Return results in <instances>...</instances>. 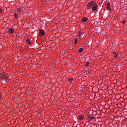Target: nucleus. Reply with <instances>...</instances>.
<instances>
[{
    "label": "nucleus",
    "instance_id": "10",
    "mask_svg": "<svg viewBox=\"0 0 127 127\" xmlns=\"http://www.w3.org/2000/svg\"><path fill=\"white\" fill-rule=\"evenodd\" d=\"M113 55H114L115 58H116V57H118V54L116 52H114L113 53Z\"/></svg>",
    "mask_w": 127,
    "mask_h": 127
},
{
    "label": "nucleus",
    "instance_id": "3",
    "mask_svg": "<svg viewBox=\"0 0 127 127\" xmlns=\"http://www.w3.org/2000/svg\"><path fill=\"white\" fill-rule=\"evenodd\" d=\"M84 115H80L78 116L77 117V119H78V120H79L80 121H82V120H83V119H84Z\"/></svg>",
    "mask_w": 127,
    "mask_h": 127
},
{
    "label": "nucleus",
    "instance_id": "5",
    "mask_svg": "<svg viewBox=\"0 0 127 127\" xmlns=\"http://www.w3.org/2000/svg\"><path fill=\"white\" fill-rule=\"evenodd\" d=\"M81 21L82 22H87V21H88V18L83 17L82 18Z\"/></svg>",
    "mask_w": 127,
    "mask_h": 127
},
{
    "label": "nucleus",
    "instance_id": "1",
    "mask_svg": "<svg viewBox=\"0 0 127 127\" xmlns=\"http://www.w3.org/2000/svg\"><path fill=\"white\" fill-rule=\"evenodd\" d=\"M95 4L96 3L94 1H91L87 4V6L89 9H91V7H93Z\"/></svg>",
    "mask_w": 127,
    "mask_h": 127
},
{
    "label": "nucleus",
    "instance_id": "21",
    "mask_svg": "<svg viewBox=\"0 0 127 127\" xmlns=\"http://www.w3.org/2000/svg\"><path fill=\"white\" fill-rule=\"evenodd\" d=\"M1 98V95H0V99Z\"/></svg>",
    "mask_w": 127,
    "mask_h": 127
},
{
    "label": "nucleus",
    "instance_id": "17",
    "mask_svg": "<svg viewBox=\"0 0 127 127\" xmlns=\"http://www.w3.org/2000/svg\"><path fill=\"white\" fill-rule=\"evenodd\" d=\"M14 15H15V17L16 18H18V15H17V14L14 13Z\"/></svg>",
    "mask_w": 127,
    "mask_h": 127
},
{
    "label": "nucleus",
    "instance_id": "15",
    "mask_svg": "<svg viewBox=\"0 0 127 127\" xmlns=\"http://www.w3.org/2000/svg\"><path fill=\"white\" fill-rule=\"evenodd\" d=\"M82 34H83V32H79L78 33V36L81 37V36H82Z\"/></svg>",
    "mask_w": 127,
    "mask_h": 127
},
{
    "label": "nucleus",
    "instance_id": "14",
    "mask_svg": "<svg viewBox=\"0 0 127 127\" xmlns=\"http://www.w3.org/2000/svg\"><path fill=\"white\" fill-rule=\"evenodd\" d=\"M77 42H78V40L77 38L74 39V44H77Z\"/></svg>",
    "mask_w": 127,
    "mask_h": 127
},
{
    "label": "nucleus",
    "instance_id": "9",
    "mask_svg": "<svg viewBox=\"0 0 127 127\" xmlns=\"http://www.w3.org/2000/svg\"><path fill=\"white\" fill-rule=\"evenodd\" d=\"M0 76L1 78H4V77H5V73H4V72L0 73Z\"/></svg>",
    "mask_w": 127,
    "mask_h": 127
},
{
    "label": "nucleus",
    "instance_id": "4",
    "mask_svg": "<svg viewBox=\"0 0 127 127\" xmlns=\"http://www.w3.org/2000/svg\"><path fill=\"white\" fill-rule=\"evenodd\" d=\"M110 6H111V3L108 2L106 7L107 9H108V10H111V7H110Z\"/></svg>",
    "mask_w": 127,
    "mask_h": 127
},
{
    "label": "nucleus",
    "instance_id": "18",
    "mask_svg": "<svg viewBox=\"0 0 127 127\" xmlns=\"http://www.w3.org/2000/svg\"><path fill=\"white\" fill-rule=\"evenodd\" d=\"M90 64V63H89V62H87V63H86V64H85V66H86V67H88V66H89V64Z\"/></svg>",
    "mask_w": 127,
    "mask_h": 127
},
{
    "label": "nucleus",
    "instance_id": "6",
    "mask_svg": "<svg viewBox=\"0 0 127 127\" xmlns=\"http://www.w3.org/2000/svg\"><path fill=\"white\" fill-rule=\"evenodd\" d=\"M14 30H13V29H10L9 30V33L10 35H11V34H13Z\"/></svg>",
    "mask_w": 127,
    "mask_h": 127
},
{
    "label": "nucleus",
    "instance_id": "2",
    "mask_svg": "<svg viewBox=\"0 0 127 127\" xmlns=\"http://www.w3.org/2000/svg\"><path fill=\"white\" fill-rule=\"evenodd\" d=\"M92 10L94 11H96V10H98V4H95L92 7Z\"/></svg>",
    "mask_w": 127,
    "mask_h": 127
},
{
    "label": "nucleus",
    "instance_id": "8",
    "mask_svg": "<svg viewBox=\"0 0 127 127\" xmlns=\"http://www.w3.org/2000/svg\"><path fill=\"white\" fill-rule=\"evenodd\" d=\"M26 43H28V44H29V45H31V42L30 41V40H29V39H27Z\"/></svg>",
    "mask_w": 127,
    "mask_h": 127
},
{
    "label": "nucleus",
    "instance_id": "19",
    "mask_svg": "<svg viewBox=\"0 0 127 127\" xmlns=\"http://www.w3.org/2000/svg\"><path fill=\"white\" fill-rule=\"evenodd\" d=\"M1 11H2V10H1V9H0V14H1L2 13V12Z\"/></svg>",
    "mask_w": 127,
    "mask_h": 127
},
{
    "label": "nucleus",
    "instance_id": "16",
    "mask_svg": "<svg viewBox=\"0 0 127 127\" xmlns=\"http://www.w3.org/2000/svg\"><path fill=\"white\" fill-rule=\"evenodd\" d=\"M17 11H18V12H20V11H21V8L19 7L17 9Z\"/></svg>",
    "mask_w": 127,
    "mask_h": 127
},
{
    "label": "nucleus",
    "instance_id": "13",
    "mask_svg": "<svg viewBox=\"0 0 127 127\" xmlns=\"http://www.w3.org/2000/svg\"><path fill=\"white\" fill-rule=\"evenodd\" d=\"M89 121H92V120H94V117L89 116Z\"/></svg>",
    "mask_w": 127,
    "mask_h": 127
},
{
    "label": "nucleus",
    "instance_id": "11",
    "mask_svg": "<svg viewBox=\"0 0 127 127\" xmlns=\"http://www.w3.org/2000/svg\"><path fill=\"white\" fill-rule=\"evenodd\" d=\"M78 52L79 53H82V52H83V48H80L79 50H78Z\"/></svg>",
    "mask_w": 127,
    "mask_h": 127
},
{
    "label": "nucleus",
    "instance_id": "7",
    "mask_svg": "<svg viewBox=\"0 0 127 127\" xmlns=\"http://www.w3.org/2000/svg\"><path fill=\"white\" fill-rule=\"evenodd\" d=\"M39 33H40V34H41V35L42 36H43V35H44L45 34V33H44V31H39Z\"/></svg>",
    "mask_w": 127,
    "mask_h": 127
},
{
    "label": "nucleus",
    "instance_id": "20",
    "mask_svg": "<svg viewBox=\"0 0 127 127\" xmlns=\"http://www.w3.org/2000/svg\"><path fill=\"white\" fill-rule=\"evenodd\" d=\"M122 23H123V24H125V23H126V21H122Z\"/></svg>",
    "mask_w": 127,
    "mask_h": 127
},
{
    "label": "nucleus",
    "instance_id": "12",
    "mask_svg": "<svg viewBox=\"0 0 127 127\" xmlns=\"http://www.w3.org/2000/svg\"><path fill=\"white\" fill-rule=\"evenodd\" d=\"M73 78H69L68 79V82H69L70 83L72 82V81H73Z\"/></svg>",
    "mask_w": 127,
    "mask_h": 127
}]
</instances>
